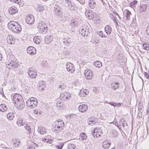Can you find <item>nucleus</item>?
Here are the masks:
<instances>
[{
	"label": "nucleus",
	"mask_w": 149,
	"mask_h": 149,
	"mask_svg": "<svg viewBox=\"0 0 149 149\" xmlns=\"http://www.w3.org/2000/svg\"><path fill=\"white\" fill-rule=\"evenodd\" d=\"M67 88L65 85H60L59 87V88L61 90Z\"/></svg>",
	"instance_id": "obj_49"
},
{
	"label": "nucleus",
	"mask_w": 149,
	"mask_h": 149,
	"mask_svg": "<svg viewBox=\"0 0 149 149\" xmlns=\"http://www.w3.org/2000/svg\"><path fill=\"white\" fill-rule=\"evenodd\" d=\"M7 42L9 44L13 45L15 43V38L11 35H8L6 38Z\"/></svg>",
	"instance_id": "obj_9"
},
{
	"label": "nucleus",
	"mask_w": 149,
	"mask_h": 149,
	"mask_svg": "<svg viewBox=\"0 0 149 149\" xmlns=\"http://www.w3.org/2000/svg\"><path fill=\"white\" fill-rule=\"evenodd\" d=\"M109 104L111 105V106H113V107H115V102H110L109 103Z\"/></svg>",
	"instance_id": "obj_63"
},
{
	"label": "nucleus",
	"mask_w": 149,
	"mask_h": 149,
	"mask_svg": "<svg viewBox=\"0 0 149 149\" xmlns=\"http://www.w3.org/2000/svg\"><path fill=\"white\" fill-rule=\"evenodd\" d=\"M104 30L107 34L109 35L111 32V27L108 25H106L104 28Z\"/></svg>",
	"instance_id": "obj_29"
},
{
	"label": "nucleus",
	"mask_w": 149,
	"mask_h": 149,
	"mask_svg": "<svg viewBox=\"0 0 149 149\" xmlns=\"http://www.w3.org/2000/svg\"><path fill=\"white\" fill-rule=\"evenodd\" d=\"M15 104L16 107L19 110L22 109L25 106V103L23 100L16 101Z\"/></svg>",
	"instance_id": "obj_6"
},
{
	"label": "nucleus",
	"mask_w": 149,
	"mask_h": 149,
	"mask_svg": "<svg viewBox=\"0 0 149 149\" xmlns=\"http://www.w3.org/2000/svg\"><path fill=\"white\" fill-rule=\"evenodd\" d=\"M56 106L58 109L59 110H61L62 109H64L65 107V104L63 103L60 102H57L56 103Z\"/></svg>",
	"instance_id": "obj_28"
},
{
	"label": "nucleus",
	"mask_w": 149,
	"mask_h": 149,
	"mask_svg": "<svg viewBox=\"0 0 149 149\" xmlns=\"http://www.w3.org/2000/svg\"><path fill=\"white\" fill-rule=\"evenodd\" d=\"M44 8L43 6L41 5L38 4L36 8L37 11L39 12L42 11L44 10Z\"/></svg>",
	"instance_id": "obj_37"
},
{
	"label": "nucleus",
	"mask_w": 149,
	"mask_h": 149,
	"mask_svg": "<svg viewBox=\"0 0 149 149\" xmlns=\"http://www.w3.org/2000/svg\"><path fill=\"white\" fill-rule=\"evenodd\" d=\"M147 5L146 4H140L138 8L139 12L141 13L145 11L147 7Z\"/></svg>",
	"instance_id": "obj_14"
},
{
	"label": "nucleus",
	"mask_w": 149,
	"mask_h": 149,
	"mask_svg": "<svg viewBox=\"0 0 149 149\" xmlns=\"http://www.w3.org/2000/svg\"><path fill=\"white\" fill-rule=\"evenodd\" d=\"M101 129L100 128H96L92 131L91 133L92 135L94 137L97 138V135L98 133V131H100Z\"/></svg>",
	"instance_id": "obj_19"
},
{
	"label": "nucleus",
	"mask_w": 149,
	"mask_h": 149,
	"mask_svg": "<svg viewBox=\"0 0 149 149\" xmlns=\"http://www.w3.org/2000/svg\"><path fill=\"white\" fill-rule=\"evenodd\" d=\"M94 65L95 66L98 68L100 67L102 65L101 62L99 61H96L94 63Z\"/></svg>",
	"instance_id": "obj_38"
},
{
	"label": "nucleus",
	"mask_w": 149,
	"mask_h": 149,
	"mask_svg": "<svg viewBox=\"0 0 149 149\" xmlns=\"http://www.w3.org/2000/svg\"><path fill=\"white\" fill-rule=\"evenodd\" d=\"M56 124L58 125L61 126L62 127H64V123L61 120H58L57 121V123Z\"/></svg>",
	"instance_id": "obj_40"
},
{
	"label": "nucleus",
	"mask_w": 149,
	"mask_h": 149,
	"mask_svg": "<svg viewBox=\"0 0 149 149\" xmlns=\"http://www.w3.org/2000/svg\"><path fill=\"white\" fill-rule=\"evenodd\" d=\"M38 101L36 98L31 97L26 101L27 106L30 109H32L37 107Z\"/></svg>",
	"instance_id": "obj_3"
},
{
	"label": "nucleus",
	"mask_w": 149,
	"mask_h": 149,
	"mask_svg": "<svg viewBox=\"0 0 149 149\" xmlns=\"http://www.w3.org/2000/svg\"><path fill=\"white\" fill-rule=\"evenodd\" d=\"M45 83L43 81H40L38 84V86L42 87V88H45Z\"/></svg>",
	"instance_id": "obj_42"
},
{
	"label": "nucleus",
	"mask_w": 149,
	"mask_h": 149,
	"mask_svg": "<svg viewBox=\"0 0 149 149\" xmlns=\"http://www.w3.org/2000/svg\"><path fill=\"white\" fill-rule=\"evenodd\" d=\"M137 4V1L134 0L132 2L130 3L129 6L133 8H135Z\"/></svg>",
	"instance_id": "obj_36"
},
{
	"label": "nucleus",
	"mask_w": 149,
	"mask_h": 149,
	"mask_svg": "<svg viewBox=\"0 0 149 149\" xmlns=\"http://www.w3.org/2000/svg\"><path fill=\"white\" fill-rule=\"evenodd\" d=\"M103 132H102V130L101 129L100 131H98V133L97 135L98 137H99L100 136L101 134H102Z\"/></svg>",
	"instance_id": "obj_55"
},
{
	"label": "nucleus",
	"mask_w": 149,
	"mask_h": 149,
	"mask_svg": "<svg viewBox=\"0 0 149 149\" xmlns=\"http://www.w3.org/2000/svg\"><path fill=\"white\" fill-rule=\"evenodd\" d=\"M71 4V6L69 8L70 11H72L74 10H76L77 9V6L76 5L73 3H72Z\"/></svg>",
	"instance_id": "obj_39"
},
{
	"label": "nucleus",
	"mask_w": 149,
	"mask_h": 149,
	"mask_svg": "<svg viewBox=\"0 0 149 149\" xmlns=\"http://www.w3.org/2000/svg\"><path fill=\"white\" fill-rule=\"evenodd\" d=\"M45 88H42V87H39L38 86V88L40 91L43 90Z\"/></svg>",
	"instance_id": "obj_64"
},
{
	"label": "nucleus",
	"mask_w": 149,
	"mask_h": 149,
	"mask_svg": "<svg viewBox=\"0 0 149 149\" xmlns=\"http://www.w3.org/2000/svg\"><path fill=\"white\" fill-rule=\"evenodd\" d=\"M53 39V37L52 35H47L45 37L44 41L46 43L49 44L52 41Z\"/></svg>",
	"instance_id": "obj_13"
},
{
	"label": "nucleus",
	"mask_w": 149,
	"mask_h": 149,
	"mask_svg": "<svg viewBox=\"0 0 149 149\" xmlns=\"http://www.w3.org/2000/svg\"><path fill=\"white\" fill-rule=\"evenodd\" d=\"M12 143L14 146L16 147H17L19 146L20 143V141L18 139H13Z\"/></svg>",
	"instance_id": "obj_18"
},
{
	"label": "nucleus",
	"mask_w": 149,
	"mask_h": 149,
	"mask_svg": "<svg viewBox=\"0 0 149 149\" xmlns=\"http://www.w3.org/2000/svg\"><path fill=\"white\" fill-rule=\"evenodd\" d=\"M121 103H115V107H120L121 106Z\"/></svg>",
	"instance_id": "obj_54"
},
{
	"label": "nucleus",
	"mask_w": 149,
	"mask_h": 149,
	"mask_svg": "<svg viewBox=\"0 0 149 149\" xmlns=\"http://www.w3.org/2000/svg\"><path fill=\"white\" fill-rule=\"evenodd\" d=\"M53 130L54 132L56 133H58V132L61 131L59 129H58L56 127H55V129L54 128Z\"/></svg>",
	"instance_id": "obj_52"
},
{
	"label": "nucleus",
	"mask_w": 149,
	"mask_h": 149,
	"mask_svg": "<svg viewBox=\"0 0 149 149\" xmlns=\"http://www.w3.org/2000/svg\"><path fill=\"white\" fill-rule=\"evenodd\" d=\"M64 94L62 93V94H60V95L61 96H62L63 95L64 97V98H65V99H70V97L71 95L70 94H68L69 95L67 96L65 95H64Z\"/></svg>",
	"instance_id": "obj_48"
},
{
	"label": "nucleus",
	"mask_w": 149,
	"mask_h": 149,
	"mask_svg": "<svg viewBox=\"0 0 149 149\" xmlns=\"http://www.w3.org/2000/svg\"><path fill=\"white\" fill-rule=\"evenodd\" d=\"M63 146V144L61 145H57L56 146V148L58 149H62Z\"/></svg>",
	"instance_id": "obj_57"
},
{
	"label": "nucleus",
	"mask_w": 149,
	"mask_h": 149,
	"mask_svg": "<svg viewBox=\"0 0 149 149\" xmlns=\"http://www.w3.org/2000/svg\"><path fill=\"white\" fill-rule=\"evenodd\" d=\"M146 33L149 35V25L146 27Z\"/></svg>",
	"instance_id": "obj_56"
},
{
	"label": "nucleus",
	"mask_w": 149,
	"mask_h": 149,
	"mask_svg": "<svg viewBox=\"0 0 149 149\" xmlns=\"http://www.w3.org/2000/svg\"><path fill=\"white\" fill-rule=\"evenodd\" d=\"M88 120H89L88 124L91 125L92 124H95V121L93 120V119L92 118H89L88 119Z\"/></svg>",
	"instance_id": "obj_46"
},
{
	"label": "nucleus",
	"mask_w": 149,
	"mask_h": 149,
	"mask_svg": "<svg viewBox=\"0 0 149 149\" xmlns=\"http://www.w3.org/2000/svg\"><path fill=\"white\" fill-rule=\"evenodd\" d=\"M11 97L15 103L16 101H19L21 100H23L22 96L19 94H12L11 95Z\"/></svg>",
	"instance_id": "obj_7"
},
{
	"label": "nucleus",
	"mask_w": 149,
	"mask_h": 149,
	"mask_svg": "<svg viewBox=\"0 0 149 149\" xmlns=\"http://www.w3.org/2000/svg\"><path fill=\"white\" fill-rule=\"evenodd\" d=\"M119 123H120V126L122 125V126L123 127H124V126H125L124 124V123H123V121H122V120H120V122H119Z\"/></svg>",
	"instance_id": "obj_58"
},
{
	"label": "nucleus",
	"mask_w": 149,
	"mask_h": 149,
	"mask_svg": "<svg viewBox=\"0 0 149 149\" xmlns=\"http://www.w3.org/2000/svg\"><path fill=\"white\" fill-rule=\"evenodd\" d=\"M112 133L113 136L115 138L118 135V132L115 130H113L112 131Z\"/></svg>",
	"instance_id": "obj_44"
},
{
	"label": "nucleus",
	"mask_w": 149,
	"mask_h": 149,
	"mask_svg": "<svg viewBox=\"0 0 149 149\" xmlns=\"http://www.w3.org/2000/svg\"><path fill=\"white\" fill-rule=\"evenodd\" d=\"M56 128H58V129H59V130H60L61 131L62 130H63V129L64 128V127H63V126L62 127L61 126H60L58 125L57 124L56 125Z\"/></svg>",
	"instance_id": "obj_51"
},
{
	"label": "nucleus",
	"mask_w": 149,
	"mask_h": 149,
	"mask_svg": "<svg viewBox=\"0 0 149 149\" xmlns=\"http://www.w3.org/2000/svg\"><path fill=\"white\" fill-rule=\"evenodd\" d=\"M25 123L24 122H23L22 118H19L17 120V124L19 126H23Z\"/></svg>",
	"instance_id": "obj_27"
},
{
	"label": "nucleus",
	"mask_w": 149,
	"mask_h": 149,
	"mask_svg": "<svg viewBox=\"0 0 149 149\" xmlns=\"http://www.w3.org/2000/svg\"><path fill=\"white\" fill-rule=\"evenodd\" d=\"M85 77L88 80L91 79L93 77V72L90 69L86 70L84 71Z\"/></svg>",
	"instance_id": "obj_5"
},
{
	"label": "nucleus",
	"mask_w": 149,
	"mask_h": 149,
	"mask_svg": "<svg viewBox=\"0 0 149 149\" xmlns=\"http://www.w3.org/2000/svg\"><path fill=\"white\" fill-rule=\"evenodd\" d=\"M142 49L146 50H149V44L147 43H144L142 45Z\"/></svg>",
	"instance_id": "obj_35"
},
{
	"label": "nucleus",
	"mask_w": 149,
	"mask_h": 149,
	"mask_svg": "<svg viewBox=\"0 0 149 149\" xmlns=\"http://www.w3.org/2000/svg\"><path fill=\"white\" fill-rule=\"evenodd\" d=\"M87 30H86V29H84V28H82L81 32H80V33L81 34L82 36H85L86 35V31Z\"/></svg>",
	"instance_id": "obj_45"
},
{
	"label": "nucleus",
	"mask_w": 149,
	"mask_h": 149,
	"mask_svg": "<svg viewBox=\"0 0 149 149\" xmlns=\"http://www.w3.org/2000/svg\"><path fill=\"white\" fill-rule=\"evenodd\" d=\"M88 106L86 104H81L79 107V111L81 112L86 111L88 109Z\"/></svg>",
	"instance_id": "obj_16"
},
{
	"label": "nucleus",
	"mask_w": 149,
	"mask_h": 149,
	"mask_svg": "<svg viewBox=\"0 0 149 149\" xmlns=\"http://www.w3.org/2000/svg\"><path fill=\"white\" fill-rule=\"evenodd\" d=\"M71 1L70 0H65V3H66L68 5L71 4L70 3Z\"/></svg>",
	"instance_id": "obj_60"
},
{
	"label": "nucleus",
	"mask_w": 149,
	"mask_h": 149,
	"mask_svg": "<svg viewBox=\"0 0 149 149\" xmlns=\"http://www.w3.org/2000/svg\"><path fill=\"white\" fill-rule=\"evenodd\" d=\"M111 88L114 90H116L119 88V85L118 83H113L111 84L110 86Z\"/></svg>",
	"instance_id": "obj_23"
},
{
	"label": "nucleus",
	"mask_w": 149,
	"mask_h": 149,
	"mask_svg": "<svg viewBox=\"0 0 149 149\" xmlns=\"http://www.w3.org/2000/svg\"><path fill=\"white\" fill-rule=\"evenodd\" d=\"M26 22L29 24H32L34 22V18L33 15H28L26 17Z\"/></svg>",
	"instance_id": "obj_8"
},
{
	"label": "nucleus",
	"mask_w": 149,
	"mask_h": 149,
	"mask_svg": "<svg viewBox=\"0 0 149 149\" xmlns=\"http://www.w3.org/2000/svg\"><path fill=\"white\" fill-rule=\"evenodd\" d=\"M109 16L112 19L115 18V17L113 15V14H109Z\"/></svg>",
	"instance_id": "obj_62"
},
{
	"label": "nucleus",
	"mask_w": 149,
	"mask_h": 149,
	"mask_svg": "<svg viewBox=\"0 0 149 149\" xmlns=\"http://www.w3.org/2000/svg\"><path fill=\"white\" fill-rule=\"evenodd\" d=\"M144 76L147 79H148L149 78L148 75L147 74V73L146 72H144Z\"/></svg>",
	"instance_id": "obj_59"
},
{
	"label": "nucleus",
	"mask_w": 149,
	"mask_h": 149,
	"mask_svg": "<svg viewBox=\"0 0 149 149\" xmlns=\"http://www.w3.org/2000/svg\"><path fill=\"white\" fill-rule=\"evenodd\" d=\"M33 113L34 114H39V115H40V112H39L38 110L36 109L34 110H33Z\"/></svg>",
	"instance_id": "obj_53"
},
{
	"label": "nucleus",
	"mask_w": 149,
	"mask_h": 149,
	"mask_svg": "<svg viewBox=\"0 0 149 149\" xmlns=\"http://www.w3.org/2000/svg\"><path fill=\"white\" fill-rule=\"evenodd\" d=\"M23 126H24V127L26 130L28 132L27 133L30 134L31 132V129L30 127V126L28 124L26 123H25Z\"/></svg>",
	"instance_id": "obj_33"
},
{
	"label": "nucleus",
	"mask_w": 149,
	"mask_h": 149,
	"mask_svg": "<svg viewBox=\"0 0 149 149\" xmlns=\"http://www.w3.org/2000/svg\"><path fill=\"white\" fill-rule=\"evenodd\" d=\"M111 143L110 142L104 141L102 144V147L105 149H108L110 146Z\"/></svg>",
	"instance_id": "obj_24"
},
{
	"label": "nucleus",
	"mask_w": 149,
	"mask_h": 149,
	"mask_svg": "<svg viewBox=\"0 0 149 149\" xmlns=\"http://www.w3.org/2000/svg\"><path fill=\"white\" fill-rule=\"evenodd\" d=\"M63 44L65 47H67L70 45L72 41L68 37L65 38L63 39Z\"/></svg>",
	"instance_id": "obj_15"
},
{
	"label": "nucleus",
	"mask_w": 149,
	"mask_h": 149,
	"mask_svg": "<svg viewBox=\"0 0 149 149\" xmlns=\"http://www.w3.org/2000/svg\"><path fill=\"white\" fill-rule=\"evenodd\" d=\"M8 26L10 30L16 33H19L22 30L20 25L15 22H10L8 23Z\"/></svg>",
	"instance_id": "obj_1"
},
{
	"label": "nucleus",
	"mask_w": 149,
	"mask_h": 149,
	"mask_svg": "<svg viewBox=\"0 0 149 149\" xmlns=\"http://www.w3.org/2000/svg\"><path fill=\"white\" fill-rule=\"evenodd\" d=\"M38 131L41 134H43L46 132L47 130L44 127L40 126L38 127Z\"/></svg>",
	"instance_id": "obj_21"
},
{
	"label": "nucleus",
	"mask_w": 149,
	"mask_h": 149,
	"mask_svg": "<svg viewBox=\"0 0 149 149\" xmlns=\"http://www.w3.org/2000/svg\"><path fill=\"white\" fill-rule=\"evenodd\" d=\"M66 68L67 71L73 73L75 71V68L73 65L70 63H67L66 64Z\"/></svg>",
	"instance_id": "obj_10"
},
{
	"label": "nucleus",
	"mask_w": 149,
	"mask_h": 149,
	"mask_svg": "<svg viewBox=\"0 0 149 149\" xmlns=\"http://www.w3.org/2000/svg\"><path fill=\"white\" fill-rule=\"evenodd\" d=\"M80 136H81L82 139L85 140L87 139V136L84 133H81L80 134Z\"/></svg>",
	"instance_id": "obj_41"
},
{
	"label": "nucleus",
	"mask_w": 149,
	"mask_h": 149,
	"mask_svg": "<svg viewBox=\"0 0 149 149\" xmlns=\"http://www.w3.org/2000/svg\"><path fill=\"white\" fill-rule=\"evenodd\" d=\"M98 34L99 35L100 37H106L107 36L105 35H104L103 33V32L102 31H100L98 33Z\"/></svg>",
	"instance_id": "obj_47"
},
{
	"label": "nucleus",
	"mask_w": 149,
	"mask_h": 149,
	"mask_svg": "<svg viewBox=\"0 0 149 149\" xmlns=\"http://www.w3.org/2000/svg\"><path fill=\"white\" fill-rule=\"evenodd\" d=\"M88 5L91 8L93 9L96 6V4L94 1L92 0H91L89 1Z\"/></svg>",
	"instance_id": "obj_25"
},
{
	"label": "nucleus",
	"mask_w": 149,
	"mask_h": 149,
	"mask_svg": "<svg viewBox=\"0 0 149 149\" xmlns=\"http://www.w3.org/2000/svg\"><path fill=\"white\" fill-rule=\"evenodd\" d=\"M16 62L15 60H12L9 63H8L6 64L7 66L9 69H12L13 66L16 64Z\"/></svg>",
	"instance_id": "obj_22"
},
{
	"label": "nucleus",
	"mask_w": 149,
	"mask_h": 149,
	"mask_svg": "<svg viewBox=\"0 0 149 149\" xmlns=\"http://www.w3.org/2000/svg\"><path fill=\"white\" fill-rule=\"evenodd\" d=\"M38 139L39 140H40L41 141H42V142H45L46 143H48V142L49 141V139H43L42 140L40 138H39Z\"/></svg>",
	"instance_id": "obj_50"
},
{
	"label": "nucleus",
	"mask_w": 149,
	"mask_h": 149,
	"mask_svg": "<svg viewBox=\"0 0 149 149\" xmlns=\"http://www.w3.org/2000/svg\"><path fill=\"white\" fill-rule=\"evenodd\" d=\"M27 52L30 55H33L36 53V49L33 47L30 46L26 49Z\"/></svg>",
	"instance_id": "obj_11"
},
{
	"label": "nucleus",
	"mask_w": 149,
	"mask_h": 149,
	"mask_svg": "<svg viewBox=\"0 0 149 149\" xmlns=\"http://www.w3.org/2000/svg\"><path fill=\"white\" fill-rule=\"evenodd\" d=\"M68 149H76L75 146L72 144H68Z\"/></svg>",
	"instance_id": "obj_43"
},
{
	"label": "nucleus",
	"mask_w": 149,
	"mask_h": 149,
	"mask_svg": "<svg viewBox=\"0 0 149 149\" xmlns=\"http://www.w3.org/2000/svg\"><path fill=\"white\" fill-rule=\"evenodd\" d=\"M9 13L11 14H14L17 12V8L13 6L9 8Z\"/></svg>",
	"instance_id": "obj_17"
},
{
	"label": "nucleus",
	"mask_w": 149,
	"mask_h": 149,
	"mask_svg": "<svg viewBox=\"0 0 149 149\" xmlns=\"http://www.w3.org/2000/svg\"><path fill=\"white\" fill-rule=\"evenodd\" d=\"M37 27L40 33L45 34L47 32L48 27L45 22L40 21L38 24Z\"/></svg>",
	"instance_id": "obj_2"
},
{
	"label": "nucleus",
	"mask_w": 149,
	"mask_h": 149,
	"mask_svg": "<svg viewBox=\"0 0 149 149\" xmlns=\"http://www.w3.org/2000/svg\"><path fill=\"white\" fill-rule=\"evenodd\" d=\"M8 118L10 120H13L14 117V114L13 112H10L7 115Z\"/></svg>",
	"instance_id": "obj_31"
},
{
	"label": "nucleus",
	"mask_w": 149,
	"mask_h": 149,
	"mask_svg": "<svg viewBox=\"0 0 149 149\" xmlns=\"http://www.w3.org/2000/svg\"><path fill=\"white\" fill-rule=\"evenodd\" d=\"M124 12H125L126 18L129 20H130V17L132 15L131 12L128 10H125Z\"/></svg>",
	"instance_id": "obj_30"
},
{
	"label": "nucleus",
	"mask_w": 149,
	"mask_h": 149,
	"mask_svg": "<svg viewBox=\"0 0 149 149\" xmlns=\"http://www.w3.org/2000/svg\"><path fill=\"white\" fill-rule=\"evenodd\" d=\"M72 26L74 27L77 25V22L76 19H72L69 23Z\"/></svg>",
	"instance_id": "obj_26"
},
{
	"label": "nucleus",
	"mask_w": 149,
	"mask_h": 149,
	"mask_svg": "<svg viewBox=\"0 0 149 149\" xmlns=\"http://www.w3.org/2000/svg\"><path fill=\"white\" fill-rule=\"evenodd\" d=\"M54 11L55 15L58 17L61 18V20L65 21L67 19V17L64 16L62 14V9L58 7L57 8H55Z\"/></svg>",
	"instance_id": "obj_4"
},
{
	"label": "nucleus",
	"mask_w": 149,
	"mask_h": 149,
	"mask_svg": "<svg viewBox=\"0 0 149 149\" xmlns=\"http://www.w3.org/2000/svg\"><path fill=\"white\" fill-rule=\"evenodd\" d=\"M33 40L35 43L36 44H39L40 42L39 37L37 36H35L34 37Z\"/></svg>",
	"instance_id": "obj_34"
},
{
	"label": "nucleus",
	"mask_w": 149,
	"mask_h": 149,
	"mask_svg": "<svg viewBox=\"0 0 149 149\" xmlns=\"http://www.w3.org/2000/svg\"><path fill=\"white\" fill-rule=\"evenodd\" d=\"M19 65V64L16 63V64H15L13 66V68H16L18 67Z\"/></svg>",
	"instance_id": "obj_61"
},
{
	"label": "nucleus",
	"mask_w": 149,
	"mask_h": 149,
	"mask_svg": "<svg viewBox=\"0 0 149 149\" xmlns=\"http://www.w3.org/2000/svg\"><path fill=\"white\" fill-rule=\"evenodd\" d=\"M85 15L87 17L90 19H93L94 17V15L92 14L91 13L87 11L85 12Z\"/></svg>",
	"instance_id": "obj_20"
},
{
	"label": "nucleus",
	"mask_w": 149,
	"mask_h": 149,
	"mask_svg": "<svg viewBox=\"0 0 149 149\" xmlns=\"http://www.w3.org/2000/svg\"><path fill=\"white\" fill-rule=\"evenodd\" d=\"M8 109L7 107L5 105L1 104L0 105V111L4 112L7 110Z\"/></svg>",
	"instance_id": "obj_32"
},
{
	"label": "nucleus",
	"mask_w": 149,
	"mask_h": 149,
	"mask_svg": "<svg viewBox=\"0 0 149 149\" xmlns=\"http://www.w3.org/2000/svg\"><path fill=\"white\" fill-rule=\"evenodd\" d=\"M32 68H29V71L28 72V74L31 78H35L36 77L37 72L33 70Z\"/></svg>",
	"instance_id": "obj_12"
}]
</instances>
